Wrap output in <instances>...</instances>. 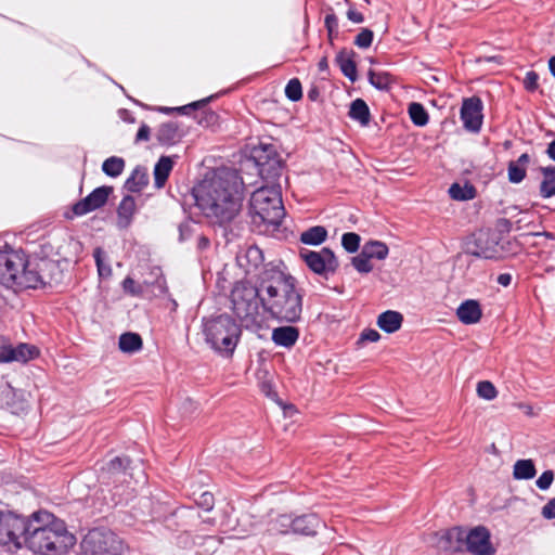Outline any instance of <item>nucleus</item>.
I'll list each match as a JSON object with an SVG mask.
<instances>
[{
	"label": "nucleus",
	"instance_id": "nucleus-1",
	"mask_svg": "<svg viewBox=\"0 0 555 555\" xmlns=\"http://www.w3.org/2000/svg\"><path fill=\"white\" fill-rule=\"evenodd\" d=\"M244 181L236 170L222 168L206 176L193 188L198 209L218 224L231 223L240 214Z\"/></svg>",
	"mask_w": 555,
	"mask_h": 555
},
{
	"label": "nucleus",
	"instance_id": "nucleus-2",
	"mask_svg": "<svg viewBox=\"0 0 555 555\" xmlns=\"http://www.w3.org/2000/svg\"><path fill=\"white\" fill-rule=\"evenodd\" d=\"M254 162L258 173L267 185L258 188L250 197L251 221L256 225L276 228L285 217L281 186L283 163L272 145H260L254 150Z\"/></svg>",
	"mask_w": 555,
	"mask_h": 555
},
{
	"label": "nucleus",
	"instance_id": "nucleus-3",
	"mask_svg": "<svg viewBox=\"0 0 555 555\" xmlns=\"http://www.w3.org/2000/svg\"><path fill=\"white\" fill-rule=\"evenodd\" d=\"M262 308L280 322L296 323L302 312L304 291L297 280L278 268L262 270Z\"/></svg>",
	"mask_w": 555,
	"mask_h": 555
},
{
	"label": "nucleus",
	"instance_id": "nucleus-4",
	"mask_svg": "<svg viewBox=\"0 0 555 555\" xmlns=\"http://www.w3.org/2000/svg\"><path fill=\"white\" fill-rule=\"evenodd\" d=\"M75 544L64 520L46 509L31 513L25 548L37 555H64Z\"/></svg>",
	"mask_w": 555,
	"mask_h": 555
},
{
	"label": "nucleus",
	"instance_id": "nucleus-5",
	"mask_svg": "<svg viewBox=\"0 0 555 555\" xmlns=\"http://www.w3.org/2000/svg\"><path fill=\"white\" fill-rule=\"evenodd\" d=\"M49 264L46 260L40 263L29 261L22 250L0 249V283L15 291L37 288L44 283L41 267Z\"/></svg>",
	"mask_w": 555,
	"mask_h": 555
},
{
	"label": "nucleus",
	"instance_id": "nucleus-6",
	"mask_svg": "<svg viewBox=\"0 0 555 555\" xmlns=\"http://www.w3.org/2000/svg\"><path fill=\"white\" fill-rule=\"evenodd\" d=\"M241 334V326L228 314H220L204 323L206 343L223 358L233 356Z\"/></svg>",
	"mask_w": 555,
	"mask_h": 555
},
{
	"label": "nucleus",
	"instance_id": "nucleus-7",
	"mask_svg": "<svg viewBox=\"0 0 555 555\" xmlns=\"http://www.w3.org/2000/svg\"><path fill=\"white\" fill-rule=\"evenodd\" d=\"M262 272L259 274V285L255 286L248 281L237 282L231 292L232 310L235 315L247 325L255 323L262 307Z\"/></svg>",
	"mask_w": 555,
	"mask_h": 555
},
{
	"label": "nucleus",
	"instance_id": "nucleus-8",
	"mask_svg": "<svg viewBox=\"0 0 555 555\" xmlns=\"http://www.w3.org/2000/svg\"><path fill=\"white\" fill-rule=\"evenodd\" d=\"M31 524L28 516L12 511H0V546L11 553H17L26 545Z\"/></svg>",
	"mask_w": 555,
	"mask_h": 555
},
{
	"label": "nucleus",
	"instance_id": "nucleus-9",
	"mask_svg": "<svg viewBox=\"0 0 555 555\" xmlns=\"http://www.w3.org/2000/svg\"><path fill=\"white\" fill-rule=\"evenodd\" d=\"M448 539H455L465 543L466 550L474 555H492L495 548L490 540V531L483 526H477L470 530L461 527L452 528L447 532Z\"/></svg>",
	"mask_w": 555,
	"mask_h": 555
},
{
	"label": "nucleus",
	"instance_id": "nucleus-10",
	"mask_svg": "<svg viewBox=\"0 0 555 555\" xmlns=\"http://www.w3.org/2000/svg\"><path fill=\"white\" fill-rule=\"evenodd\" d=\"M81 548L86 555H104L116 554L121 546L115 533L104 528H94L82 539Z\"/></svg>",
	"mask_w": 555,
	"mask_h": 555
},
{
	"label": "nucleus",
	"instance_id": "nucleus-11",
	"mask_svg": "<svg viewBox=\"0 0 555 555\" xmlns=\"http://www.w3.org/2000/svg\"><path fill=\"white\" fill-rule=\"evenodd\" d=\"M299 256L313 273L321 276L327 278L334 274L339 267L334 251L327 247H323L319 251L301 249Z\"/></svg>",
	"mask_w": 555,
	"mask_h": 555
},
{
	"label": "nucleus",
	"instance_id": "nucleus-12",
	"mask_svg": "<svg viewBox=\"0 0 555 555\" xmlns=\"http://www.w3.org/2000/svg\"><path fill=\"white\" fill-rule=\"evenodd\" d=\"M482 102L477 96H472L463 100L460 117L463 127L473 133H478L482 126Z\"/></svg>",
	"mask_w": 555,
	"mask_h": 555
},
{
	"label": "nucleus",
	"instance_id": "nucleus-13",
	"mask_svg": "<svg viewBox=\"0 0 555 555\" xmlns=\"http://www.w3.org/2000/svg\"><path fill=\"white\" fill-rule=\"evenodd\" d=\"M112 191L113 189L111 186H99L94 189L88 196L73 206V212L76 216H83L103 207Z\"/></svg>",
	"mask_w": 555,
	"mask_h": 555
},
{
	"label": "nucleus",
	"instance_id": "nucleus-14",
	"mask_svg": "<svg viewBox=\"0 0 555 555\" xmlns=\"http://www.w3.org/2000/svg\"><path fill=\"white\" fill-rule=\"evenodd\" d=\"M142 298L150 300L168 293L167 282L159 267L151 268L149 276L142 281Z\"/></svg>",
	"mask_w": 555,
	"mask_h": 555
},
{
	"label": "nucleus",
	"instance_id": "nucleus-15",
	"mask_svg": "<svg viewBox=\"0 0 555 555\" xmlns=\"http://www.w3.org/2000/svg\"><path fill=\"white\" fill-rule=\"evenodd\" d=\"M38 354V350L34 346L27 344H18L13 346L11 344L0 345V363L9 362H27Z\"/></svg>",
	"mask_w": 555,
	"mask_h": 555
},
{
	"label": "nucleus",
	"instance_id": "nucleus-16",
	"mask_svg": "<svg viewBox=\"0 0 555 555\" xmlns=\"http://www.w3.org/2000/svg\"><path fill=\"white\" fill-rule=\"evenodd\" d=\"M185 131L179 126L177 121H167L162 124L156 131V140L160 145L172 146L178 144Z\"/></svg>",
	"mask_w": 555,
	"mask_h": 555
},
{
	"label": "nucleus",
	"instance_id": "nucleus-17",
	"mask_svg": "<svg viewBox=\"0 0 555 555\" xmlns=\"http://www.w3.org/2000/svg\"><path fill=\"white\" fill-rule=\"evenodd\" d=\"M237 264L242 268L246 275L256 274L257 270L263 263V255L257 246H249L243 254L236 257Z\"/></svg>",
	"mask_w": 555,
	"mask_h": 555
},
{
	"label": "nucleus",
	"instance_id": "nucleus-18",
	"mask_svg": "<svg viewBox=\"0 0 555 555\" xmlns=\"http://www.w3.org/2000/svg\"><path fill=\"white\" fill-rule=\"evenodd\" d=\"M456 317L465 325L478 323L482 317L480 304L475 299L464 300L456 309Z\"/></svg>",
	"mask_w": 555,
	"mask_h": 555
},
{
	"label": "nucleus",
	"instance_id": "nucleus-19",
	"mask_svg": "<svg viewBox=\"0 0 555 555\" xmlns=\"http://www.w3.org/2000/svg\"><path fill=\"white\" fill-rule=\"evenodd\" d=\"M298 338L299 330L289 325L275 327L271 334V339L276 346L287 349L294 347Z\"/></svg>",
	"mask_w": 555,
	"mask_h": 555
},
{
	"label": "nucleus",
	"instance_id": "nucleus-20",
	"mask_svg": "<svg viewBox=\"0 0 555 555\" xmlns=\"http://www.w3.org/2000/svg\"><path fill=\"white\" fill-rule=\"evenodd\" d=\"M137 211L134 197L125 196L117 207V225L119 229H127L133 219Z\"/></svg>",
	"mask_w": 555,
	"mask_h": 555
},
{
	"label": "nucleus",
	"instance_id": "nucleus-21",
	"mask_svg": "<svg viewBox=\"0 0 555 555\" xmlns=\"http://www.w3.org/2000/svg\"><path fill=\"white\" fill-rule=\"evenodd\" d=\"M530 163L528 153L521 154L516 160H511L507 166L508 181L514 184L522 182L527 175V168Z\"/></svg>",
	"mask_w": 555,
	"mask_h": 555
},
{
	"label": "nucleus",
	"instance_id": "nucleus-22",
	"mask_svg": "<svg viewBox=\"0 0 555 555\" xmlns=\"http://www.w3.org/2000/svg\"><path fill=\"white\" fill-rule=\"evenodd\" d=\"M322 521L315 514H307L295 518L293 533L314 535Z\"/></svg>",
	"mask_w": 555,
	"mask_h": 555
},
{
	"label": "nucleus",
	"instance_id": "nucleus-23",
	"mask_svg": "<svg viewBox=\"0 0 555 555\" xmlns=\"http://www.w3.org/2000/svg\"><path fill=\"white\" fill-rule=\"evenodd\" d=\"M403 315L395 310H387L377 318L378 327L385 333L391 334L400 330Z\"/></svg>",
	"mask_w": 555,
	"mask_h": 555
},
{
	"label": "nucleus",
	"instance_id": "nucleus-24",
	"mask_svg": "<svg viewBox=\"0 0 555 555\" xmlns=\"http://www.w3.org/2000/svg\"><path fill=\"white\" fill-rule=\"evenodd\" d=\"M475 250L472 251L474 256L485 259H494L498 256L496 243H488L487 233L480 232L475 240Z\"/></svg>",
	"mask_w": 555,
	"mask_h": 555
},
{
	"label": "nucleus",
	"instance_id": "nucleus-25",
	"mask_svg": "<svg viewBox=\"0 0 555 555\" xmlns=\"http://www.w3.org/2000/svg\"><path fill=\"white\" fill-rule=\"evenodd\" d=\"M352 56L353 52L343 50L336 55V63L344 76H346L351 82H354L358 78V72L357 64Z\"/></svg>",
	"mask_w": 555,
	"mask_h": 555
},
{
	"label": "nucleus",
	"instance_id": "nucleus-26",
	"mask_svg": "<svg viewBox=\"0 0 555 555\" xmlns=\"http://www.w3.org/2000/svg\"><path fill=\"white\" fill-rule=\"evenodd\" d=\"M542 181L540 183V196L542 198H550L555 196V166L550 165L541 167Z\"/></svg>",
	"mask_w": 555,
	"mask_h": 555
},
{
	"label": "nucleus",
	"instance_id": "nucleus-27",
	"mask_svg": "<svg viewBox=\"0 0 555 555\" xmlns=\"http://www.w3.org/2000/svg\"><path fill=\"white\" fill-rule=\"evenodd\" d=\"M129 463L130 461L126 456H115L107 462L105 469L114 477L115 481H126Z\"/></svg>",
	"mask_w": 555,
	"mask_h": 555
},
{
	"label": "nucleus",
	"instance_id": "nucleus-28",
	"mask_svg": "<svg viewBox=\"0 0 555 555\" xmlns=\"http://www.w3.org/2000/svg\"><path fill=\"white\" fill-rule=\"evenodd\" d=\"M149 183V176L144 167L138 166L125 182V188L132 193L142 191Z\"/></svg>",
	"mask_w": 555,
	"mask_h": 555
},
{
	"label": "nucleus",
	"instance_id": "nucleus-29",
	"mask_svg": "<svg viewBox=\"0 0 555 555\" xmlns=\"http://www.w3.org/2000/svg\"><path fill=\"white\" fill-rule=\"evenodd\" d=\"M173 162L169 156H162L154 167V180L157 188H163L167 181L171 170Z\"/></svg>",
	"mask_w": 555,
	"mask_h": 555
},
{
	"label": "nucleus",
	"instance_id": "nucleus-30",
	"mask_svg": "<svg viewBox=\"0 0 555 555\" xmlns=\"http://www.w3.org/2000/svg\"><path fill=\"white\" fill-rule=\"evenodd\" d=\"M327 238V230L322 225H314L301 232L300 242L305 245H321Z\"/></svg>",
	"mask_w": 555,
	"mask_h": 555
},
{
	"label": "nucleus",
	"instance_id": "nucleus-31",
	"mask_svg": "<svg viewBox=\"0 0 555 555\" xmlns=\"http://www.w3.org/2000/svg\"><path fill=\"white\" fill-rule=\"evenodd\" d=\"M537 474L532 460H518L513 466V477L516 480H529Z\"/></svg>",
	"mask_w": 555,
	"mask_h": 555
},
{
	"label": "nucleus",
	"instance_id": "nucleus-32",
	"mask_svg": "<svg viewBox=\"0 0 555 555\" xmlns=\"http://www.w3.org/2000/svg\"><path fill=\"white\" fill-rule=\"evenodd\" d=\"M142 338L137 333H124L118 340L119 349L126 353H134L142 349Z\"/></svg>",
	"mask_w": 555,
	"mask_h": 555
},
{
	"label": "nucleus",
	"instance_id": "nucleus-33",
	"mask_svg": "<svg viewBox=\"0 0 555 555\" xmlns=\"http://www.w3.org/2000/svg\"><path fill=\"white\" fill-rule=\"evenodd\" d=\"M349 117L365 126L370 121V109L367 104L362 99L352 101L349 111Z\"/></svg>",
	"mask_w": 555,
	"mask_h": 555
},
{
	"label": "nucleus",
	"instance_id": "nucleus-34",
	"mask_svg": "<svg viewBox=\"0 0 555 555\" xmlns=\"http://www.w3.org/2000/svg\"><path fill=\"white\" fill-rule=\"evenodd\" d=\"M476 189L473 184L466 182L465 184L453 183L449 188V195L455 201H469L475 198Z\"/></svg>",
	"mask_w": 555,
	"mask_h": 555
},
{
	"label": "nucleus",
	"instance_id": "nucleus-35",
	"mask_svg": "<svg viewBox=\"0 0 555 555\" xmlns=\"http://www.w3.org/2000/svg\"><path fill=\"white\" fill-rule=\"evenodd\" d=\"M362 250L370 259L375 258L378 260L386 259L389 254L388 246L380 241H370L365 243Z\"/></svg>",
	"mask_w": 555,
	"mask_h": 555
},
{
	"label": "nucleus",
	"instance_id": "nucleus-36",
	"mask_svg": "<svg viewBox=\"0 0 555 555\" xmlns=\"http://www.w3.org/2000/svg\"><path fill=\"white\" fill-rule=\"evenodd\" d=\"M409 116L412 122L417 127H424L428 124V113L425 107L417 102H412L408 108Z\"/></svg>",
	"mask_w": 555,
	"mask_h": 555
},
{
	"label": "nucleus",
	"instance_id": "nucleus-37",
	"mask_svg": "<svg viewBox=\"0 0 555 555\" xmlns=\"http://www.w3.org/2000/svg\"><path fill=\"white\" fill-rule=\"evenodd\" d=\"M295 518L289 515H280L270 524V531L274 533L287 534L293 532Z\"/></svg>",
	"mask_w": 555,
	"mask_h": 555
},
{
	"label": "nucleus",
	"instance_id": "nucleus-38",
	"mask_svg": "<svg viewBox=\"0 0 555 555\" xmlns=\"http://www.w3.org/2000/svg\"><path fill=\"white\" fill-rule=\"evenodd\" d=\"M125 168V160L121 157L112 156L106 158L102 164L103 172L108 176L116 178L121 175Z\"/></svg>",
	"mask_w": 555,
	"mask_h": 555
},
{
	"label": "nucleus",
	"instance_id": "nucleus-39",
	"mask_svg": "<svg viewBox=\"0 0 555 555\" xmlns=\"http://www.w3.org/2000/svg\"><path fill=\"white\" fill-rule=\"evenodd\" d=\"M370 83L378 90H388L392 83V77L387 72H369Z\"/></svg>",
	"mask_w": 555,
	"mask_h": 555
},
{
	"label": "nucleus",
	"instance_id": "nucleus-40",
	"mask_svg": "<svg viewBox=\"0 0 555 555\" xmlns=\"http://www.w3.org/2000/svg\"><path fill=\"white\" fill-rule=\"evenodd\" d=\"M93 257H94V260H95V264H96V268H98L99 275L101 278H108V276H111L112 269H111V266L105 262V260H104V251H103V249L101 247H96L93 250Z\"/></svg>",
	"mask_w": 555,
	"mask_h": 555
},
{
	"label": "nucleus",
	"instance_id": "nucleus-41",
	"mask_svg": "<svg viewBox=\"0 0 555 555\" xmlns=\"http://www.w3.org/2000/svg\"><path fill=\"white\" fill-rule=\"evenodd\" d=\"M477 395L485 400H493L498 396L496 388L489 380H481L477 384Z\"/></svg>",
	"mask_w": 555,
	"mask_h": 555
},
{
	"label": "nucleus",
	"instance_id": "nucleus-42",
	"mask_svg": "<svg viewBox=\"0 0 555 555\" xmlns=\"http://www.w3.org/2000/svg\"><path fill=\"white\" fill-rule=\"evenodd\" d=\"M285 95L288 100L297 102L302 98V88L299 79H291L285 87Z\"/></svg>",
	"mask_w": 555,
	"mask_h": 555
},
{
	"label": "nucleus",
	"instance_id": "nucleus-43",
	"mask_svg": "<svg viewBox=\"0 0 555 555\" xmlns=\"http://www.w3.org/2000/svg\"><path fill=\"white\" fill-rule=\"evenodd\" d=\"M360 235L354 232H347L341 236V245L348 253H356L360 247Z\"/></svg>",
	"mask_w": 555,
	"mask_h": 555
},
{
	"label": "nucleus",
	"instance_id": "nucleus-44",
	"mask_svg": "<svg viewBox=\"0 0 555 555\" xmlns=\"http://www.w3.org/2000/svg\"><path fill=\"white\" fill-rule=\"evenodd\" d=\"M352 266L360 273H370L373 270L371 259L363 253V250L352 258Z\"/></svg>",
	"mask_w": 555,
	"mask_h": 555
},
{
	"label": "nucleus",
	"instance_id": "nucleus-45",
	"mask_svg": "<svg viewBox=\"0 0 555 555\" xmlns=\"http://www.w3.org/2000/svg\"><path fill=\"white\" fill-rule=\"evenodd\" d=\"M210 99L211 98L203 99L201 101H195L193 103H190V104H186V105H183L180 107H159L158 111L166 113V114L173 112V111H178L180 113L186 114L191 109H196V108L203 107L210 101Z\"/></svg>",
	"mask_w": 555,
	"mask_h": 555
},
{
	"label": "nucleus",
	"instance_id": "nucleus-46",
	"mask_svg": "<svg viewBox=\"0 0 555 555\" xmlns=\"http://www.w3.org/2000/svg\"><path fill=\"white\" fill-rule=\"evenodd\" d=\"M122 289L130 294L131 296L141 297L142 298V282L137 283L132 278L127 276L122 281Z\"/></svg>",
	"mask_w": 555,
	"mask_h": 555
},
{
	"label": "nucleus",
	"instance_id": "nucleus-47",
	"mask_svg": "<svg viewBox=\"0 0 555 555\" xmlns=\"http://www.w3.org/2000/svg\"><path fill=\"white\" fill-rule=\"evenodd\" d=\"M373 37V31L364 28L357 35L354 44L361 49H366L372 44Z\"/></svg>",
	"mask_w": 555,
	"mask_h": 555
},
{
	"label": "nucleus",
	"instance_id": "nucleus-48",
	"mask_svg": "<svg viewBox=\"0 0 555 555\" xmlns=\"http://www.w3.org/2000/svg\"><path fill=\"white\" fill-rule=\"evenodd\" d=\"M324 26L327 30L328 37L332 40L338 34V18L334 13L325 15Z\"/></svg>",
	"mask_w": 555,
	"mask_h": 555
},
{
	"label": "nucleus",
	"instance_id": "nucleus-49",
	"mask_svg": "<svg viewBox=\"0 0 555 555\" xmlns=\"http://www.w3.org/2000/svg\"><path fill=\"white\" fill-rule=\"evenodd\" d=\"M195 502L198 507L209 512L214 508L215 498L211 492L204 491Z\"/></svg>",
	"mask_w": 555,
	"mask_h": 555
},
{
	"label": "nucleus",
	"instance_id": "nucleus-50",
	"mask_svg": "<svg viewBox=\"0 0 555 555\" xmlns=\"http://www.w3.org/2000/svg\"><path fill=\"white\" fill-rule=\"evenodd\" d=\"M554 480V472L548 469L543 472L537 479L535 485L540 490H547Z\"/></svg>",
	"mask_w": 555,
	"mask_h": 555
},
{
	"label": "nucleus",
	"instance_id": "nucleus-51",
	"mask_svg": "<svg viewBox=\"0 0 555 555\" xmlns=\"http://www.w3.org/2000/svg\"><path fill=\"white\" fill-rule=\"evenodd\" d=\"M539 76L534 70H530L526 74L524 79V86L528 91H534L538 88Z\"/></svg>",
	"mask_w": 555,
	"mask_h": 555
},
{
	"label": "nucleus",
	"instance_id": "nucleus-52",
	"mask_svg": "<svg viewBox=\"0 0 555 555\" xmlns=\"http://www.w3.org/2000/svg\"><path fill=\"white\" fill-rule=\"evenodd\" d=\"M380 338L379 333L373 328H366L361 333L360 339L364 341L375 343Z\"/></svg>",
	"mask_w": 555,
	"mask_h": 555
},
{
	"label": "nucleus",
	"instance_id": "nucleus-53",
	"mask_svg": "<svg viewBox=\"0 0 555 555\" xmlns=\"http://www.w3.org/2000/svg\"><path fill=\"white\" fill-rule=\"evenodd\" d=\"M542 516L546 519L555 518V498L551 499L543 507H542Z\"/></svg>",
	"mask_w": 555,
	"mask_h": 555
},
{
	"label": "nucleus",
	"instance_id": "nucleus-54",
	"mask_svg": "<svg viewBox=\"0 0 555 555\" xmlns=\"http://www.w3.org/2000/svg\"><path fill=\"white\" fill-rule=\"evenodd\" d=\"M463 5L466 10H474L476 8H487L488 1L487 0H463Z\"/></svg>",
	"mask_w": 555,
	"mask_h": 555
},
{
	"label": "nucleus",
	"instance_id": "nucleus-55",
	"mask_svg": "<svg viewBox=\"0 0 555 555\" xmlns=\"http://www.w3.org/2000/svg\"><path fill=\"white\" fill-rule=\"evenodd\" d=\"M347 17L349 21H351L352 23H356V24H360L364 21L363 14L352 8H349V10L347 12Z\"/></svg>",
	"mask_w": 555,
	"mask_h": 555
},
{
	"label": "nucleus",
	"instance_id": "nucleus-56",
	"mask_svg": "<svg viewBox=\"0 0 555 555\" xmlns=\"http://www.w3.org/2000/svg\"><path fill=\"white\" fill-rule=\"evenodd\" d=\"M150 127L145 124H142L137 132V141H147L150 139Z\"/></svg>",
	"mask_w": 555,
	"mask_h": 555
},
{
	"label": "nucleus",
	"instance_id": "nucleus-57",
	"mask_svg": "<svg viewBox=\"0 0 555 555\" xmlns=\"http://www.w3.org/2000/svg\"><path fill=\"white\" fill-rule=\"evenodd\" d=\"M511 281L512 276L507 273H503L498 276V283L501 284L502 286H508L511 284Z\"/></svg>",
	"mask_w": 555,
	"mask_h": 555
},
{
	"label": "nucleus",
	"instance_id": "nucleus-58",
	"mask_svg": "<svg viewBox=\"0 0 555 555\" xmlns=\"http://www.w3.org/2000/svg\"><path fill=\"white\" fill-rule=\"evenodd\" d=\"M545 153L552 160L555 162V139L548 143Z\"/></svg>",
	"mask_w": 555,
	"mask_h": 555
},
{
	"label": "nucleus",
	"instance_id": "nucleus-59",
	"mask_svg": "<svg viewBox=\"0 0 555 555\" xmlns=\"http://www.w3.org/2000/svg\"><path fill=\"white\" fill-rule=\"evenodd\" d=\"M548 68L553 77L555 78V55L548 60Z\"/></svg>",
	"mask_w": 555,
	"mask_h": 555
},
{
	"label": "nucleus",
	"instance_id": "nucleus-60",
	"mask_svg": "<svg viewBox=\"0 0 555 555\" xmlns=\"http://www.w3.org/2000/svg\"><path fill=\"white\" fill-rule=\"evenodd\" d=\"M208 245H209V241H208V238H206V237H201V238H199V244H198V246H199L201 248H205V247H207Z\"/></svg>",
	"mask_w": 555,
	"mask_h": 555
},
{
	"label": "nucleus",
	"instance_id": "nucleus-61",
	"mask_svg": "<svg viewBox=\"0 0 555 555\" xmlns=\"http://www.w3.org/2000/svg\"><path fill=\"white\" fill-rule=\"evenodd\" d=\"M319 68L320 70H325L327 68V61L325 59L319 62Z\"/></svg>",
	"mask_w": 555,
	"mask_h": 555
},
{
	"label": "nucleus",
	"instance_id": "nucleus-62",
	"mask_svg": "<svg viewBox=\"0 0 555 555\" xmlns=\"http://www.w3.org/2000/svg\"><path fill=\"white\" fill-rule=\"evenodd\" d=\"M534 235H544V236H546V237H548V238H553V234H552V233H550V232L535 233Z\"/></svg>",
	"mask_w": 555,
	"mask_h": 555
},
{
	"label": "nucleus",
	"instance_id": "nucleus-63",
	"mask_svg": "<svg viewBox=\"0 0 555 555\" xmlns=\"http://www.w3.org/2000/svg\"><path fill=\"white\" fill-rule=\"evenodd\" d=\"M130 495L131 493H129L125 499H119L117 503H121L122 501L127 502Z\"/></svg>",
	"mask_w": 555,
	"mask_h": 555
},
{
	"label": "nucleus",
	"instance_id": "nucleus-64",
	"mask_svg": "<svg viewBox=\"0 0 555 555\" xmlns=\"http://www.w3.org/2000/svg\"><path fill=\"white\" fill-rule=\"evenodd\" d=\"M314 94H315V91L309 92V99L313 100L314 99Z\"/></svg>",
	"mask_w": 555,
	"mask_h": 555
}]
</instances>
